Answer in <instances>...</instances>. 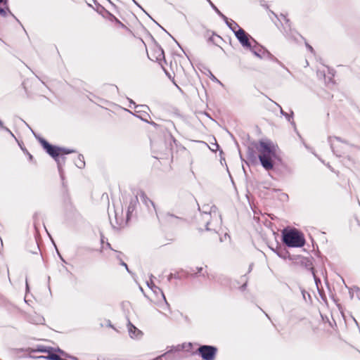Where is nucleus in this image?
Returning a JSON list of instances; mask_svg holds the SVG:
<instances>
[{
  "mask_svg": "<svg viewBox=\"0 0 360 360\" xmlns=\"http://www.w3.org/2000/svg\"><path fill=\"white\" fill-rule=\"evenodd\" d=\"M136 195L140 197L141 200L146 204V206L148 207L150 205H151L154 207L153 201L148 198L144 191H140L139 193H137Z\"/></svg>",
  "mask_w": 360,
  "mask_h": 360,
  "instance_id": "nucleus-8",
  "label": "nucleus"
},
{
  "mask_svg": "<svg viewBox=\"0 0 360 360\" xmlns=\"http://www.w3.org/2000/svg\"><path fill=\"white\" fill-rule=\"evenodd\" d=\"M115 21H116V23L120 25V27H122L124 30L128 31L129 29L122 23L118 19L115 18Z\"/></svg>",
  "mask_w": 360,
  "mask_h": 360,
  "instance_id": "nucleus-15",
  "label": "nucleus"
},
{
  "mask_svg": "<svg viewBox=\"0 0 360 360\" xmlns=\"http://www.w3.org/2000/svg\"><path fill=\"white\" fill-rule=\"evenodd\" d=\"M128 329H129V333L131 338H137L140 335H141V331L139 330L138 328H136L131 323L129 324Z\"/></svg>",
  "mask_w": 360,
  "mask_h": 360,
  "instance_id": "nucleus-9",
  "label": "nucleus"
},
{
  "mask_svg": "<svg viewBox=\"0 0 360 360\" xmlns=\"http://www.w3.org/2000/svg\"><path fill=\"white\" fill-rule=\"evenodd\" d=\"M254 53H255V55H257V56H259V55L257 53V52H255V51H254Z\"/></svg>",
  "mask_w": 360,
  "mask_h": 360,
  "instance_id": "nucleus-19",
  "label": "nucleus"
},
{
  "mask_svg": "<svg viewBox=\"0 0 360 360\" xmlns=\"http://www.w3.org/2000/svg\"><path fill=\"white\" fill-rule=\"evenodd\" d=\"M215 219H216V226H211V223L208 221H207V223H206V229L207 230L215 229L217 228V226L220 224L221 219H219L218 217H215Z\"/></svg>",
  "mask_w": 360,
  "mask_h": 360,
  "instance_id": "nucleus-11",
  "label": "nucleus"
},
{
  "mask_svg": "<svg viewBox=\"0 0 360 360\" xmlns=\"http://www.w3.org/2000/svg\"><path fill=\"white\" fill-rule=\"evenodd\" d=\"M232 30L234 32L235 35L240 43L242 44L243 47L251 49V44L250 41V35L246 33V32L242 29L239 28L238 30H235L234 28H232Z\"/></svg>",
  "mask_w": 360,
  "mask_h": 360,
  "instance_id": "nucleus-5",
  "label": "nucleus"
},
{
  "mask_svg": "<svg viewBox=\"0 0 360 360\" xmlns=\"http://www.w3.org/2000/svg\"><path fill=\"white\" fill-rule=\"evenodd\" d=\"M49 360H65L56 354H51L47 357Z\"/></svg>",
  "mask_w": 360,
  "mask_h": 360,
  "instance_id": "nucleus-12",
  "label": "nucleus"
},
{
  "mask_svg": "<svg viewBox=\"0 0 360 360\" xmlns=\"http://www.w3.org/2000/svg\"><path fill=\"white\" fill-rule=\"evenodd\" d=\"M4 7H1L0 6V14L3 16H6L7 14V11H8V8L6 4L4 5Z\"/></svg>",
  "mask_w": 360,
  "mask_h": 360,
  "instance_id": "nucleus-13",
  "label": "nucleus"
},
{
  "mask_svg": "<svg viewBox=\"0 0 360 360\" xmlns=\"http://www.w3.org/2000/svg\"><path fill=\"white\" fill-rule=\"evenodd\" d=\"M148 56L150 60L158 62H161L165 59L164 51L158 45H154L150 47V49L148 51Z\"/></svg>",
  "mask_w": 360,
  "mask_h": 360,
  "instance_id": "nucleus-6",
  "label": "nucleus"
},
{
  "mask_svg": "<svg viewBox=\"0 0 360 360\" xmlns=\"http://www.w3.org/2000/svg\"><path fill=\"white\" fill-rule=\"evenodd\" d=\"M138 204H139V200H138L137 195H136L134 198H133L130 200L129 205L127 207V218H126L127 222H128L131 219V218L133 215V213L136 210Z\"/></svg>",
  "mask_w": 360,
  "mask_h": 360,
  "instance_id": "nucleus-7",
  "label": "nucleus"
},
{
  "mask_svg": "<svg viewBox=\"0 0 360 360\" xmlns=\"http://www.w3.org/2000/svg\"><path fill=\"white\" fill-rule=\"evenodd\" d=\"M257 150L260 163L266 171L272 170L276 161L281 162V149L271 141H260Z\"/></svg>",
  "mask_w": 360,
  "mask_h": 360,
  "instance_id": "nucleus-1",
  "label": "nucleus"
},
{
  "mask_svg": "<svg viewBox=\"0 0 360 360\" xmlns=\"http://www.w3.org/2000/svg\"><path fill=\"white\" fill-rule=\"evenodd\" d=\"M229 27H231V30H232V28H234L235 30H238V29L240 28L239 27V25L236 22H233V26H232L231 25H229Z\"/></svg>",
  "mask_w": 360,
  "mask_h": 360,
  "instance_id": "nucleus-16",
  "label": "nucleus"
},
{
  "mask_svg": "<svg viewBox=\"0 0 360 360\" xmlns=\"http://www.w3.org/2000/svg\"><path fill=\"white\" fill-rule=\"evenodd\" d=\"M0 3H4V5L7 4V0H0Z\"/></svg>",
  "mask_w": 360,
  "mask_h": 360,
  "instance_id": "nucleus-18",
  "label": "nucleus"
},
{
  "mask_svg": "<svg viewBox=\"0 0 360 360\" xmlns=\"http://www.w3.org/2000/svg\"><path fill=\"white\" fill-rule=\"evenodd\" d=\"M122 264L127 267V264L125 263H122Z\"/></svg>",
  "mask_w": 360,
  "mask_h": 360,
  "instance_id": "nucleus-20",
  "label": "nucleus"
},
{
  "mask_svg": "<svg viewBox=\"0 0 360 360\" xmlns=\"http://www.w3.org/2000/svg\"><path fill=\"white\" fill-rule=\"evenodd\" d=\"M283 243L288 247L301 248L305 244L304 235L296 229L283 232Z\"/></svg>",
  "mask_w": 360,
  "mask_h": 360,
  "instance_id": "nucleus-3",
  "label": "nucleus"
},
{
  "mask_svg": "<svg viewBox=\"0 0 360 360\" xmlns=\"http://www.w3.org/2000/svg\"><path fill=\"white\" fill-rule=\"evenodd\" d=\"M39 141L46 153L58 162L59 167H60L62 164L65 163L64 156L74 152L73 150L52 146L45 139L41 138L39 139Z\"/></svg>",
  "mask_w": 360,
  "mask_h": 360,
  "instance_id": "nucleus-2",
  "label": "nucleus"
},
{
  "mask_svg": "<svg viewBox=\"0 0 360 360\" xmlns=\"http://www.w3.org/2000/svg\"><path fill=\"white\" fill-rule=\"evenodd\" d=\"M197 271H195L194 269H192L191 274L192 275H198V274H201V271H202V267H197Z\"/></svg>",
  "mask_w": 360,
  "mask_h": 360,
  "instance_id": "nucleus-14",
  "label": "nucleus"
},
{
  "mask_svg": "<svg viewBox=\"0 0 360 360\" xmlns=\"http://www.w3.org/2000/svg\"><path fill=\"white\" fill-rule=\"evenodd\" d=\"M198 351L203 359L214 360L217 349L213 346L202 345L198 348Z\"/></svg>",
  "mask_w": 360,
  "mask_h": 360,
  "instance_id": "nucleus-4",
  "label": "nucleus"
},
{
  "mask_svg": "<svg viewBox=\"0 0 360 360\" xmlns=\"http://www.w3.org/2000/svg\"><path fill=\"white\" fill-rule=\"evenodd\" d=\"M0 128L4 129L5 128L4 125V122L0 120Z\"/></svg>",
  "mask_w": 360,
  "mask_h": 360,
  "instance_id": "nucleus-17",
  "label": "nucleus"
},
{
  "mask_svg": "<svg viewBox=\"0 0 360 360\" xmlns=\"http://www.w3.org/2000/svg\"><path fill=\"white\" fill-rule=\"evenodd\" d=\"M295 263L297 264L304 265L305 266H310L311 264L309 259L306 257L297 258Z\"/></svg>",
  "mask_w": 360,
  "mask_h": 360,
  "instance_id": "nucleus-10",
  "label": "nucleus"
}]
</instances>
